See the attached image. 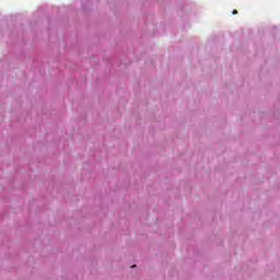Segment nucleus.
Segmentation results:
<instances>
[{
	"label": "nucleus",
	"instance_id": "f257e3e1",
	"mask_svg": "<svg viewBox=\"0 0 280 280\" xmlns=\"http://www.w3.org/2000/svg\"><path fill=\"white\" fill-rule=\"evenodd\" d=\"M232 14H237V10H233Z\"/></svg>",
	"mask_w": 280,
	"mask_h": 280
}]
</instances>
